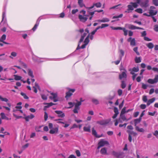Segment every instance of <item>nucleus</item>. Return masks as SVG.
Listing matches in <instances>:
<instances>
[{
    "mask_svg": "<svg viewBox=\"0 0 158 158\" xmlns=\"http://www.w3.org/2000/svg\"><path fill=\"white\" fill-rule=\"evenodd\" d=\"M113 155L117 158H124L125 156L124 153L123 152H116L114 151L112 152Z\"/></svg>",
    "mask_w": 158,
    "mask_h": 158,
    "instance_id": "nucleus-1",
    "label": "nucleus"
},
{
    "mask_svg": "<svg viewBox=\"0 0 158 158\" xmlns=\"http://www.w3.org/2000/svg\"><path fill=\"white\" fill-rule=\"evenodd\" d=\"M158 81V75H155V78L154 79H149L148 80L147 82L151 84H154L157 83Z\"/></svg>",
    "mask_w": 158,
    "mask_h": 158,
    "instance_id": "nucleus-2",
    "label": "nucleus"
},
{
    "mask_svg": "<svg viewBox=\"0 0 158 158\" xmlns=\"http://www.w3.org/2000/svg\"><path fill=\"white\" fill-rule=\"evenodd\" d=\"M68 89L69 91L66 93V95L65 96V98H66L67 99V98H68L70 97L73 95L72 93H71L70 92H72L73 93L75 90V89H71L70 88H68Z\"/></svg>",
    "mask_w": 158,
    "mask_h": 158,
    "instance_id": "nucleus-3",
    "label": "nucleus"
},
{
    "mask_svg": "<svg viewBox=\"0 0 158 158\" xmlns=\"http://www.w3.org/2000/svg\"><path fill=\"white\" fill-rule=\"evenodd\" d=\"M110 120L107 119L106 120H102L99 121H98L97 123L101 125H106L110 121Z\"/></svg>",
    "mask_w": 158,
    "mask_h": 158,
    "instance_id": "nucleus-4",
    "label": "nucleus"
},
{
    "mask_svg": "<svg viewBox=\"0 0 158 158\" xmlns=\"http://www.w3.org/2000/svg\"><path fill=\"white\" fill-rule=\"evenodd\" d=\"M98 144H100L102 147L106 144L109 145V143L107 141L105 140L102 139L100 141Z\"/></svg>",
    "mask_w": 158,
    "mask_h": 158,
    "instance_id": "nucleus-5",
    "label": "nucleus"
},
{
    "mask_svg": "<svg viewBox=\"0 0 158 158\" xmlns=\"http://www.w3.org/2000/svg\"><path fill=\"white\" fill-rule=\"evenodd\" d=\"M149 0H145L144 2H141L140 5L142 7H147L149 6Z\"/></svg>",
    "mask_w": 158,
    "mask_h": 158,
    "instance_id": "nucleus-6",
    "label": "nucleus"
},
{
    "mask_svg": "<svg viewBox=\"0 0 158 158\" xmlns=\"http://www.w3.org/2000/svg\"><path fill=\"white\" fill-rule=\"evenodd\" d=\"M78 18L81 22L83 23H85L87 20L88 18L85 17L81 15H78Z\"/></svg>",
    "mask_w": 158,
    "mask_h": 158,
    "instance_id": "nucleus-7",
    "label": "nucleus"
},
{
    "mask_svg": "<svg viewBox=\"0 0 158 158\" xmlns=\"http://www.w3.org/2000/svg\"><path fill=\"white\" fill-rule=\"evenodd\" d=\"M55 112L58 114V117L61 118H64L65 116V114L60 110H55Z\"/></svg>",
    "mask_w": 158,
    "mask_h": 158,
    "instance_id": "nucleus-8",
    "label": "nucleus"
},
{
    "mask_svg": "<svg viewBox=\"0 0 158 158\" xmlns=\"http://www.w3.org/2000/svg\"><path fill=\"white\" fill-rule=\"evenodd\" d=\"M127 72L124 71L121 74H120L119 76V79L120 80H122L123 78H126L127 77V74L126 73Z\"/></svg>",
    "mask_w": 158,
    "mask_h": 158,
    "instance_id": "nucleus-9",
    "label": "nucleus"
},
{
    "mask_svg": "<svg viewBox=\"0 0 158 158\" xmlns=\"http://www.w3.org/2000/svg\"><path fill=\"white\" fill-rule=\"evenodd\" d=\"M58 127L51 129L49 131V133L51 134H53L55 133H57L58 132Z\"/></svg>",
    "mask_w": 158,
    "mask_h": 158,
    "instance_id": "nucleus-10",
    "label": "nucleus"
},
{
    "mask_svg": "<svg viewBox=\"0 0 158 158\" xmlns=\"http://www.w3.org/2000/svg\"><path fill=\"white\" fill-rule=\"evenodd\" d=\"M35 116L33 114H31L30 115H28L26 117H23V118L25 119L26 121L28 122L29 121V118L32 119Z\"/></svg>",
    "mask_w": 158,
    "mask_h": 158,
    "instance_id": "nucleus-11",
    "label": "nucleus"
},
{
    "mask_svg": "<svg viewBox=\"0 0 158 158\" xmlns=\"http://www.w3.org/2000/svg\"><path fill=\"white\" fill-rule=\"evenodd\" d=\"M123 16V14H120V15H118V16H114L113 17V19H117V20H112L111 22H115V21H118L119 20V19H118V18H122Z\"/></svg>",
    "mask_w": 158,
    "mask_h": 158,
    "instance_id": "nucleus-12",
    "label": "nucleus"
},
{
    "mask_svg": "<svg viewBox=\"0 0 158 158\" xmlns=\"http://www.w3.org/2000/svg\"><path fill=\"white\" fill-rule=\"evenodd\" d=\"M92 134L96 138H99V136H98V135H97V132L95 130L94 127H93L92 128Z\"/></svg>",
    "mask_w": 158,
    "mask_h": 158,
    "instance_id": "nucleus-13",
    "label": "nucleus"
},
{
    "mask_svg": "<svg viewBox=\"0 0 158 158\" xmlns=\"http://www.w3.org/2000/svg\"><path fill=\"white\" fill-rule=\"evenodd\" d=\"M101 153L103 155H107V148H103L101 149L100 151Z\"/></svg>",
    "mask_w": 158,
    "mask_h": 158,
    "instance_id": "nucleus-14",
    "label": "nucleus"
},
{
    "mask_svg": "<svg viewBox=\"0 0 158 158\" xmlns=\"http://www.w3.org/2000/svg\"><path fill=\"white\" fill-rule=\"evenodd\" d=\"M80 109V107L79 106L77 105V104H75V108L74 110H73V111L74 113H78V111L77 110H79Z\"/></svg>",
    "mask_w": 158,
    "mask_h": 158,
    "instance_id": "nucleus-15",
    "label": "nucleus"
},
{
    "mask_svg": "<svg viewBox=\"0 0 158 158\" xmlns=\"http://www.w3.org/2000/svg\"><path fill=\"white\" fill-rule=\"evenodd\" d=\"M141 119L140 118H137L134 120L135 126V127L136 126H137V124L140 123Z\"/></svg>",
    "mask_w": 158,
    "mask_h": 158,
    "instance_id": "nucleus-16",
    "label": "nucleus"
},
{
    "mask_svg": "<svg viewBox=\"0 0 158 158\" xmlns=\"http://www.w3.org/2000/svg\"><path fill=\"white\" fill-rule=\"evenodd\" d=\"M89 35L90 34H88V36L86 37L84 41V44H85L86 45H87L89 42Z\"/></svg>",
    "mask_w": 158,
    "mask_h": 158,
    "instance_id": "nucleus-17",
    "label": "nucleus"
},
{
    "mask_svg": "<svg viewBox=\"0 0 158 158\" xmlns=\"http://www.w3.org/2000/svg\"><path fill=\"white\" fill-rule=\"evenodd\" d=\"M0 115L1 116V118L2 119H5L7 120H9L11 119V118H9L8 117L6 116L4 113L2 112L1 113Z\"/></svg>",
    "mask_w": 158,
    "mask_h": 158,
    "instance_id": "nucleus-18",
    "label": "nucleus"
},
{
    "mask_svg": "<svg viewBox=\"0 0 158 158\" xmlns=\"http://www.w3.org/2000/svg\"><path fill=\"white\" fill-rule=\"evenodd\" d=\"M80 43H78V45L76 49V50H78L81 48L84 49L85 48L86 46L87 45L86 44H84L82 45L81 47H80Z\"/></svg>",
    "mask_w": 158,
    "mask_h": 158,
    "instance_id": "nucleus-19",
    "label": "nucleus"
},
{
    "mask_svg": "<svg viewBox=\"0 0 158 158\" xmlns=\"http://www.w3.org/2000/svg\"><path fill=\"white\" fill-rule=\"evenodd\" d=\"M155 100V98H153L151 99H149L147 103V105L149 106L151 103H153Z\"/></svg>",
    "mask_w": 158,
    "mask_h": 158,
    "instance_id": "nucleus-20",
    "label": "nucleus"
},
{
    "mask_svg": "<svg viewBox=\"0 0 158 158\" xmlns=\"http://www.w3.org/2000/svg\"><path fill=\"white\" fill-rule=\"evenodd\" d=\"M97 22H108L109 21V20L108 18H104L102 20H98L96 21Z\"/></svg>",
    "mask_w": 158,
    "mask_h": 158,
    "instance_id": "nucleus-21",
    "label": "nucleus"
},
{
    "mask_svg": "<svg viewBox=\"0 0 158 158\" xmlns=\"http://www.w3.org/2000/svg\"><path fill=\"white\" fill-rule=\"evenodd\" d=\"M90 127V126L89 125L88 127H83V130L85 131L90 132H91Z\"/></svg>",
    "mask_w": 158,
    "mask_h": 158,
    "instance_id": "nucleus-22",
    "label": "nucleus"
},
{
    "mask_svg": "<svg viewBox=\"0 0 158 158\" xmlns=\"http://www.w3.org/2000/svg\"><path fill=\"white\" fill-rule=\"evenodd\" d=\"M28 74L29 76L32 78H34V77L33 74V71L30 69H28Z\"/></svg>",
    "mask_w": 158,
    "mask_h": 158,
    "instance_id": "nucleus-23",
    "label": "nucleus"
},
{
    "mask_svg": "<svg viewBox=\"0 0 158 158\" xmlns=\"http://www.w3.org/2000/svg\"><path fill=\"white\" fill-rule=\"evenodd\" d=\"M14 79L16 81H19L21 80L22 78V77L19 76L17 75H14Z\"/></svg>",
    "mask_w": 158,
    "mask_h": 158,
    "instance_id": "nucleus-24",
    "label": "nucleus"
},
{
    "mask_svg": "<svg viewBox=\"0 0 158 158\" xmlns=\"http://www.w3.org/2000/svg\"><path fill=\"white\" fill-rule=\"evenodd\" d=\"M130 42L131 45L134 46L136 45L135 40V38H133Z\"/></svg>",
    "mask_w": 158,
    "mask_h": 158,
    "instance_id": "nucleus-25",
    "label": "nucleus"
},
{
    "mask_svg": "<svg viewBox=\"0 0 158 158\" xmlns=\"http://www.w3.org/2000/svg\"><path fill=\"white\" fill-rule=\"evenodd\" d=\"M78 5L81 7H82L83 6L85 7V5L83 3V1H78Z\"/></svg>",
    "mask_w": 158,
    "mask_h": 158,
    "instance_id": "nucleus-26",
    "label": "nucleus"
},
{
    "mask_svg": "<svg viewBox=\"0 0 158 158\" xmlns=\"http://www.w3.org/2000/svg\"><path fill=\"white\" fill-rule=\"evenodd\" d=\"M127 132L129 134H130L131 135L133 134V136H136L137 135V133L133 131H131L130 130H127Z\"/></svg>",
    "mask_w": 158,
    "mask_h": 158,
    "instance_id": "nucleus-27",
    "label": "nucleus"
},
{
    "mask_svg": "<svg viewBox=\"0 0 158 158\" xmlns=\"http://www.w3.org/2000/svg\"><path fill=\"white\" fill-rule=\"evenodd\" d=\"M119 117L120 118H121L124 121H126L127 122L129 120V119H127L126 118L125 115H120Z\"/></svg>",
    "mask_w": 158,
    "mask_h": 158,
    "instance_id": "nucleus-28",
    "label": "nucleus"
},
{
    "mask_svg": "<svg viewBox=\"0 0 158 158\" xmlns=\"http://www.w3.org/2000/svg\"><path fill=\"white\" fill-rule=\"evenodd\" d=\"M147 47L150 49H152L154 47V45L152 43H149L146 44Z\"/></svg>",
    "mask_w": 158,
    "mask_h": 158,
    "instance_id": "nucleus-29",
    "label": "nucleus"
},
{
    "mask_svg": "<svg viewBox=\"0 0 158 158\" xmlns=\"http://www.w3.org/2000/svg\"><path fill=\"white\" fill-rule=\"evenodd\" d=\"M135 130L140 132H143L144 131V130L143 128H139L138 126H136L135 127Z\"/></svg>",
    "mask_w": 158,
    "mask_h": 158,
    "instance_id": "nucleus-30",
    "label": "nucleus"
},
{
    "mask_svg": "<svg viewBox=\"0 0 158 158\" xmlns=\"http://www.w3.org/2000/svg\"><path fill=\"white\" fill-rule=\"evenodd\" d=\"M157 11H156L155 12H154V10H149V13L151 15H156L157 14Z\"/></svg>",
    "mask_w": 158,
    "mask_h": 158,
    "instance_id": "nucleus-31",
    "label": "nucleus"
},
{
    "mask_svg": "<svg viewBox=\"0 0 158 158\" xmlns=\"http://www.w3.org/2000/svg\"><path fill=\"white\" fill-rule=\"evenodd\" d=\"M6 38V35L5 34L2 35L1 38H0V42H3L4 40H5Z\"/></svg>",
    "mask_w": 158,
    "mask_h": 158,
    "instance_id": "nucleus-32",
    "label": "nucleus"
},
{
    "mask_svg": "<svg viewBox=\"0 0 158 158\" xmlns=\"http://www.w3.org/2000/svg\"><path fill=\"white\" fill-rule=\"evenodd\" d=\"M136 27H137L133 25H131V24H129L128 26V28L129 29H136Z\"/></svg>",
    "mask_w": 158,
    "mask_h": 158,
    "instance_id": "nucleus-33",
    "label": "nucleus"
},
{
    "mask_svg": "<svg viewBox=\"0 0 158 158\" xmlns=\"http://www.w3.org/2000/svg\"><path fill=\"white\" fill-rule=\"evenodd\" d=\"M121 87L123 89H124L126 87V84L125 82L123 81H121Z\"/></svg>",
    "mask_w": 158,
    "mask_h": 158,
    "instance_id": "nucleus-34",
    "label": "nucleus"
},
{
    "mask_svg": "<svg viewBox=\"0 0 158 158\" xmlns=\"http://www.w3.org/2000/svg\"><path fill=\"white\" fill-rule=\"evenodd\" d=\"M135 61L136 63H139L141 62V59L140 57H136L135 58Z\"/></svg>",
    "mask_w": 158,
    "mask_h": 158,
    "instance_id": "nucleus-35",
    "label": "nucleus"
},
{
    "mask_svg": "<svg viewBox=\"0 0 158 158\" xmlns=\"http://www.w3.org/2000/svg\"><path fill=\"white\" fill-rule=\"evenodd\" d=\"M92 101L95 105H98L99 104V101L97 99L93 98L92 99Z\"/></svg>",
    "mask_w": 158,
    "mask_h": 158,
    "instance_id": "nucleus-36",
    "label": "nucleus"
},
{
    "mask_svg": "<svg viewBox=\"0 0 158 158\" xmlns=\"http://www.w3.org/2000/svg\"><path fill=\"white\" fill-rule=\"evenodd\" d=\"M138 47H136L134 48L133 50L136 53L137 55H139L140 53L138 51Z\"/></svg>",
    "mask_w": 158,
    "mask_h": 158,
    "instance_id": "nucleus-37",
    "label": "nucleus"
},
{
    "mask_svg": "<svg viewBox=\"0 0 158 158\" xmlns=\"http://www.w3.org/2000/svg\"><path fill=\"white\" fill-rule=\"evenodd\" d=\"M56 104L53 103L52 102L49 103H48L47 105L45 106V107L48 108L50 106H52L53 105H56Z\"/></svg>",
    "mask_w": 158,
    "mask_h": 158,
    "instance_id": "nucleus-38",
    "label": "nucleus"
},
{
    "mask_svg": "<svg viewBox=\"0 0 158 158\" xmlns=\"http://www.w3.org/2000/svg\"><path fill=\"white\" fill-rule=\"evenodd\" d=\"M130 4L132 5L133 7L135 8H136L138 6L137 3L136 2H131L130 3Z\"/></svg>",
    "mask_w": 158,
    "mask_h": 158,
    "instance_id": "nucleus-39",
    "label": "nucleus"
},
{
    "mask_svg": "<svg viewBox=\"0 0 158 158\" xmlns=\"http://www.w3.org/2000/svg\"><path fill=\"white\" fill-rule=\"evenodd\" d=\"M127 7H128L127 10L128 11H129L130 10H134V8L133 7L132 5L131 4L128 5L127 6Z\"/></svg>",
    "mask_w": 158,
    "mask_h": 158,
    "instance_id": "nucleus-40",
    "label": "nucleus"
},
{
    "mask_svg": "<svg viewBox=\"0 0 158 158\" xmlns=\"http://www.w3.org/2000/svg\"><path fill=\"white\" fill-rule=\"evenodd\" d=\"M20 94L23 97V98L24 99H27L29 98L26 95V94L25 93H23V92H21Z\"/></svg>",
    "mask_w": 158,
    "mask_h": 158,
    "instance_id": "nucleus-41",
    "label": "nucleus"
},
{
    "mask_svg": "<svg viewBox=\"0 0 158 158\" xmlns=\"http://www.w3.org/2000/svg\"><path fill=\"white\" fill-rule=\"evenodd\" d=\"M152 2L155 6H158V0H152Z\"/></svg>",
    "mask_w": 158,
    "mask_h": 158,
    "instance_id": "nucleus-42",
    "label": "nucleus"
},
{
    "mask_svg": "<svg viewBox=\"0 0 158 158\" xmlns=\"http://www.w3.org/2000/svg\"><path fill=\"white\" fill-rule=\"evenodd\" d=\"M94 6L97 7H100L102 6L101 3L99 2L98 3H94Z\"/></svg>",
    "mask_w": 158,
    "mask_h": 158,
    "instance_id": "nucleus-43",
    "label": "nucleus"
},
{
    "mask_svg": "<svg viewBox=\"0 0 158 158\" xmlns=\"http://www.w3.org/2000/svg\"><path fill=\"white\" fill-rule=\"evenodd\" d=\"M135 11L140 14H141L143 13V10L141 8H138L135 10Z\"/></svg>",
    "mask_w": 158,
    "mask_h": 158,
    "instance_id": "nucleus-44",
    "label": "nucleus"
},
{
    "mask_svg": "<svg viewBox=\"0 0 158 158\" xmlns=\"http://www.w3.org/2000/svg\"><path fill=\"white\" fill-rule=\"evenodd\" d=\"M111 28H112L113 30H122L123 28L120 27H111Z\"/></svg>",
    "mask_w": 158,
    "mask_h": 158,
    "instance_id": "nucleus-45",
    "label": "nucleus"
},
{
    "mask_svg": "<svg viewBox=\"0 0 158 158\" xmlns=\"http://www.w3.org/2000/svg\"><path fill=\"white\" fill-rule=\"evenodd\" d=\"M139 71V68L138 67H137L136 68L135 67H134L132 69V72H137Z\"/></svg>",
    "mask_w": 158,
    "mask_h": 158,
    "instance_id": "nucleus-46",
    "label": "nucleus"
},
{
    "mask_svg": "<svg viewBox=\"0 0 158 158\" xmlns=\"http://www.w3.org/2000/svg\"><path fill=\"white\" fill-rule=\"evenodd\" d=\"M95 12V10L93 12H90L89 10L87 11L88 13L89 14V15H90L91 16H93V15L94 14Z\"/></svg>",
    "mask_w": 158,
    "mask_h": 158,
    "instance_id": "nucleus-47",
    "label": "nucleus"
},
{
    "mask_svg": "<svg viewBox=\"0 0 158 158\" xmlns=\"http://www.w3.org/2000/svg\"><path fill=\"white\" fill-rule=\"evenodd\" d=\"M75 153L77 156L79 157L81 156V154L79 150H76L75 151Z\"/></svg>",
    "mask_w": 158,
    "mask_h": 158,
    "instance_id": "nucleus-48",
    "label": "nucleus"
},
{
    "mask_svg": "<svg viewBox=\"0 0 158 158\" xmlns=\"http://www.w3.org/2000/svg\"><path fill=\"white\" fill-rule=\"evenodd\" d=\"M114 112L115 113V114H119V112L118 111V108L117 107H114Z\"/></svg>",
    "mask_w": 158,
    "mask_h": 158,
    "instance_id": "nucleus-49",
    "label": "nucleus"
},
{
    "mask_svg": "<svg viewBox=\"0 0 158 158\" xmlns=\"http://www.w3.org/2000/svg\"><path fill=\"white\" fill-rule=\"evenodd\" d=\"M48 118V114L46 112H44V119L45 121H46Z\"/></svg>",
    "mask_w": 158,
    "mask_h": 158,
    "instance_id": "nucleus-50",
    "label": "nucleus"
},
{
    "mask_svg": "<svg viewBox=\"0 0 158 158\" xmlns=\"http://www.w3.org/2000/svg\"><path fill=\"white\" fill-rule=\"evenodd\" d=\"M68 104L70 106L68 107L69 108H71L75 104V103H73L72 102H69Z\"/></svg>",
    "mask_w": 158,
    "mask_h": 158,
    "instance_id": "nucleus-51",
    "label": "nucleus"
},
{
    "mask_svg": "<svg viewBox=\"0 0 158 158\" xmlns=\"http://www.w3.org/2000/svg\"><path fill=\"white\" fill-rule=\"evenodd\" d=\"M109 26V24H102L101 26V28L102 29L104 28L105 27H108Z\"/></svg>",
    "mask_w": 158,
    "mask_h": 158,
    "instance_id": "nucleus-52",
    "label": "nucleus"
},
{
    "mask_svg": "<svg viewBox=\"0 0 158 158\" xmlns=\"http://www.w3.org/2000/svg\"><path fill=\"white\" fill-rule=\"evenodd\" d=\"M122 30L124 32V35L126 36L127 35V30H126L125 28H123Z\"/></svg>",
    "mask_w": 158,
    "mask_h": 158,
    "instance_id": "nucleus-53",
    "label": "nucleus"
},
{
    "mask_svg": "<svg viewBox=\"0 0 158 158\" xmlns=\"http://www.w3.org/2000/svg\"><path fill=\"white\" fill-rule=\"evenodd\" d=\"M51 94L53 96V97L54 99L56 98L57 97V93H52Z\"/></svg>",
    "mask_w": 158,
    "mask_h": 158,
    "instance_id": "nucleus-54",
    "label": "nucleus"
},
{
    "mask_svg": "<svg viewBox=\"0 0 158 158\" xmlns=\"http://www.w3.org/2000/svg\"><path fill=\"white\" fill-rule=\"evenodd\" d=\"M120 71H121L122 70H124V71L127 72L126 70L125 69H124V67L122 64H121L120 65Z\"/></svg>",
    "mask_w": 158,
    "mask_h": 158,
    "instance_id": "nucleus-55",
    "label": "nucleus"
},
{
    "mask_svg": "<svg viewBox=\"0 0 158 158\" xmlns=\"http://www.w3.org/2000/svg\"><path fill=\"white\" fill-rule=\"evenodd\" d=\"M13 115L17 119H19V118H23V117L21 116H18L15 114H13Z\"/></svg>",
    "mask_w": 158,
    "mask_h": 158,
    "instance_id": "nucleus-56",
    "label": "nucleus"
},
{
    "mask_svg": "<svg viewBox=\"0 0 158 158\" xmlns=\"http://www.w3.org/2000/svg\"><path fill=\"white\" fill-rule=\"evenodd\" d=\"M143 102H146L148 101L147 96H143Z\"/></svg>",
    "mask_w": 158,
    "mask_h": 158,
    "instance_id": "nucleus-57",
    "label": "nucleus"
},
{
    "mask_svg": "<svg viewBox=\"0 0 158 158\" xmlns=\"http://www.w3.org/2000/svg\"><path fill=\"white\" fill-rule=\"evenodd\" d=\"M123 93L122 90L121 89H119L118 90V93L119 96L122 95Z\"/></svg>",
    "mask_w": 158,
    "mask_h": 158,
    "instance_id": "nucleus-58",
    "label": "nucleus"
},
{
    "mask_svg": "<svg viewBox=\"0 0 158 158\" xmlns=\"http://www.w3.org/2000/svg\"><path fill=\"white\" fill-rule=\"evenodd\" d=\"M84 38L85 37L83 36L82 35H81V39L78 42V43H81L83 41Z\"/></svg>",
    "mask_w": 158,
    "mask_h": 158,
    "instance_id": "nucleus-59",
    "label": "nucleus"
},
{
    "mask_svg": "<svg viewBox=\"0 0 158 158\" xmlns=\"http://www.w3.org/2000/svg\"><path fill=\"white\" fill-rule=\"evenodd\" d=\"M42 126H39L38 127H36L35 128V130H36L37 131L40 132L41 131L39 130Z\"/></svg>",
    "mask_w": 158,
    "mask_h": 158,
    "instance_id": "nucleus-60",
    "label": "nucleus"
},
{
    "mask_svg": "<svg viewBox=\"0 0 158 158\" xmlns=\"http://www.w3.org/2000/svg\"><path fill=\"white\" fill-rule=\"evenodd\" d=\"M124 103V100H123L121 103L120 104L119 106V107L120 109H121L123 107Z\"/></svg>",
    "mask_w": 158,
    "mask_h": 158,
    "instance_id": "nucleus-61",
    "label": "nucleus"
},
{
    "mask_svg": "<svg viewBox=\"0 0 158 158\" xmlns=\"http://www.w3.org/2000/svg\"><path fill=\"white\" fill-rule=\"evenodd\" d=\"M41 97L43 99L46 100H47V97L44 94H42L41 95Z\"/></svg>",
    "mask_w": 158,
    "mask_h": 158,
    "instance_id": "nucleus-62",
    "label": "nucleus"
},
{
    "mask_svg": "<svg viewBox=\"0 0 158 158\" xmlns=\"http://www.w3.org/2000/svg\"><path fill=\"white\" fill-rule=\"evenodd\" d=\"M140 107L142 109H144L146 108V105L143 104H141L140 105Z\"/></svg>",
    "mask_w": 158,
    "mask_h": 158,
    "instance_id": "nucleus-63",
    "label": "nucleus"
},
{
    "mask_svg": "<svg viewBox=\"0 0 158 158\" xmlns=\"http://www.w3.org/2000/svg\"><path fill=\"white\" fill-rule=\"evenodd\" d=\"M154 30L157 32L158 31V25H156L155 26V27L154 28Z\"/></svg>",
    "mask_w": 158,
    "mask_h": 158,
    "instance_id": "nucleus-64",
    "label": "nucleus"
}]
</instances>
